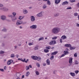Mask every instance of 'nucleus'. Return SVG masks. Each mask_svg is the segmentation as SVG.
<instances>
[{"mask_svg":"<svg viewBox=\"0 0 79 79\" xmlns=\"http://www.w3.org/2000/svg\"><path fill=\"white\" fill-rule=\"evenodd\" d=\"M60 31V28L57 27L53 28L52 30V32L54 34H57Z\"/></svg>","mask_w":79,"mask_h":79,"instance_id":"obj_1","label":"nucleus"},{"mask_svg":"<svg viewBox=\"0 0 79 79\" xmlns=\"http://www.w3.org/2000/svg\"><path fill=\"white\" fill-rule=\"evenodd\" d=\"M20 76H21V73H16L14 77V79H20Z\"/></svg>","mask_w":79,"mask_h":79,"instance_id":"obj_2","label":"nucleus"},{"mask_svg":"<svg viewBox=\"0 0 79 79\" xmlns=\"http://www.w3.org/2000/svg\"><path fill=\"white\" fill-rule=\"evenodd\" d=\"M56 44V41L55 40H54L51 41V42L49 43V44L51 45H55V44Z\"/></svg>","mask_w":79,"mask_h":79,"instance_id":"obj_3","label":"nucleus"},{"mask_svg":"<svg viewBox=\"0 0 79 79\" xmlns=\"http://www.w3.org/2000/svg\"><path fill=\"white\" fill-rule=\"evenodd\" d=\"M10 17H11V20L13 22H16V20L17 19V18L16 17L13 16L12 15H10Z\"/></svg>","mask_w":79,"mask_h":79,"instance_id":"obj_4","label":"nucleus"},{"mask_svg":"<svg viewBox=\"0 0 79 79\" xmlns=\"http://www.w3.org/2000/svg\"><path fill=\"white\" fill-rule=\"evenodd\" d=\"M42 13H43V11H41L40 12L38 13L36 15L37 17H42L43 16H44L43 14H42Z\"/></svg>","mask_w":79,"mask_h":79,"instance_id":"obj_5","label":"nucleus"},{"mask_svg":"<svg viewBox=\"0 0 79 79\" xmlns=\"http://www.w3.org/2000/svg\"><path fill=\"white\" fill-rule=\"evenodd\" d=\"M0 10L2 11H8V9L5 7H1L0 8Z\"/></svg>","mask_w":79,"mask_h":79,"instance_id":"obj_6","label":"nucleus"},{"mask_svg":"<svg viewBox=\"0 0 79 79\" xmlns=\"http://www.w3.org/2000/svg\"><path fill=\"white\" fill-rule=\"evenodd\" d=\"M30 29H37V25H33L32 26L30 27Z\"/></svg>","mask_w":79,"mask_h":79,"instance_id":"obj_7","label":"nucleus"},{"mask_svg":"<svg viewBox=\"0 0 79 79\" xmlns=\"http://www.w3.org/2000/svg\"><path fill=\"white\" fill-rule=\"evenodd\" d=\"M22 23H23V21L18 20L17 21L16 24L18 26L21 24Z\"/></svg>","mask_w":79,"mask_h":79,"instance_id":"obj_8","label":"nucleus"},{"mask_svg":"<svg viewBox=\"0 0 79 79\" xmlns=\"http://www.w3.org/2000/svg\"><path fill=\"white\" fill-rule=\"evenodd\" d=\"M6 18V16L5 15H3L1 16V19L3 21L5 20Z\"/></svg>","mask_w":79,"mask_h":79,"instance_id":"obj_9","label":"nucleus"},{"mask_svg":"<svg viewBox=\"0 0 79 79\" xmlns=\"http://www.w3.org/2000/svg\"><path fill=\"white\" fill-rule=\"evenodd\" d=\"M37 56H32L31 58L34 60H37Z\"/></svg>","mask_w":79,"mask_h":79,"instance_id":"obj_10","label":"nucleus"},{"mask_svg":"<svg viewBox=\"0 0 79 79\" xmlns=\"http://www.w3.org/2000/svg\"><path fill=\"white\" fill-rule=\"evenodd\" d=\"M31 21L33 22L35 21V17L33 16L31 17Z\"/></svg>","mask_w":79,"mask_h":79,"instance_id":"obj_11","label":"nucleus"},{"mask_svg":"<svg viewBox=\"0 0 79 79\" xmlns=\"http://www.w3.org/2000/svg\"><path fill=\"white\" fill-rule=\"evenodd\" d=\"M46 62L47 65H50V60H49V59H48L46 60Z\"/></svg>","mask_w":79,"mask_h":79,"instance_id":"obj_12","label":"nucleus"},{"mask_svg":"<svg viewBox=\"0 0 79 79\" xmlns=\"http://www.w3.org/2000/svg\"><path fill=\"white\" fill-rule=\"evenodd\" d=\"M68 3H69L68 2V1H66L65 2H63L62 3V5H68Z\"/></svg>","mask_w":79,"mask_h":79,"instance_id":"obj_13","label":"nucleus"},{"mask_svg":"<svg viewBox=\"0 0 79 79\" xmlns=\"http://www.w3.org/2000/svg\"><path fill=\"white\" fill-rule=\"evenodd\" d=\"M57 53H58V52L57 51L53 52L51 53V55H56Z\"/></svg>","mask_w":79,"mask_h":79,"instance_id":"obj_14","label":"nucleus"},{"mask_svg":"<svg viewBox=\"0 0 79 79\" xmlns=\"http://www.w3.org/2000/svg\"><path fill=\"white\" fill-rule=\"evenodd\" d=\"M65 47H71V45L70 44H65Z\"/></svg>","mask_w":79,"mask_h":79,"instance_id":"obj_15","label":"nucleus"},{"mask_svg":"<svg viewBox=\"0 0 79 79\" xmlns=\"http://www.w3.org/2000/svg\"><path fill=\"white\" fill-rule=\"evenodd\" d=\"M70 74L72 76V77H74L75 76H76V74L74 73H73L72 72H71L70 73Z\"/></svg>","mask_w":79,"mask_h":79,"instance_id":"obj_16","label":"nucleus"},{"mask_svg":"<svg viewBox=\"0 0 79 79\" xmlns=\"http://www.w3.org/2000/svg\"><path fill=\"white\" fill-rule=\"evenodd\" d=\"M61 38L63 39V40H64L67 39V37H66V36L64 35L61 37Z\"/></svg>","mask_w":79,"mask_h":79,"instance_id":"obj_17","label":"nucleus"},{"mask_svg":"<svg viewBox=\"0 0 79 79\" xmlns=\"http://www.w3.org/2000/svg\"><path fill=\"white\" fill-rule=\"evenodd\" d=\"M69 63H73V58L71 57L69 58Z\"/></svg>","mask_w":79,"mask_h":79,"instance_id":"obj_18","label":"nucleus"},{"mask_svg":"<svg viewBox=\"0 0 79 79\" xmlns=\"http://www.w3.org/2000/svg\"><path fill=\"white\" fill-rule=\"evenodd\" d=\"M60 15V14L59 13H56L54 14V16L55 17H57L58 16H59Z\"/></svg>","mask_w":79,"mask_h":79,"instance_id":"obj_19","label":"nucleus"},{"mask_svg":"<svg viewBox=\"0 0 79 79\" xmlns=\"http://www.w3.org/2000/svg\"><path fill=\"white\" fill-rule=\"evenodd\" d=\"M23 13L24 14H27L28 13V11L26 10H23Z\"/></svg>","mask_w":79,"mask_h":79,"instance_id":"obj_20","label":"nucleus"},{"mask_svg":"<svg viewBox=\"0 0 79 79\" xmlns=\"http://www.w3.org/2000/svg\"><path fill=\"white\" fill-rule=\"evenodd\" d=\"M60 1H61V0H56L55 3L56 4H58L60 2Z\"/></svg>","mask_w":79,"mask_h":79,"instance_id":"obj_21","label":"nucleus"},{"mask_svg":"<svg viewBox=\"0 0 79 79\" xmlns=\"http://www.w3.org/2000/svg\"><path fill=\"white\" fill-rule=\"evenodd\" d=\"M64 53L65 54V55H67V54H69V52L67 51H64Z\"/></svg>","mask_w":79,"mask_h":79,"instance_id":"obj_22","label":"nucleus"},{"mask_svg":"<svg viewBox=\"0 0 79 79\" xmlns=\"http://www.w3.org/2000/svg\"><path fill=\"white\" fill-rule=\"evenodd\" d=\"M29 74H30V73H29V72H27L26 74V77H28Z\"/></svg>","mask_w":79,"mask_h":79,"instance_id":"obj_23","label":"nucleus"},{"mask_svg":"<svg viewBox=\"0 0 79 79\" xmlns=\"http://www.w3.org/2000/svg\"><path fill=\"white\" fill-rule=\"evenodd\" d=\"M75 48H76V47H73L71 46L70 48V50H74V49H75Z\"/></svg>","mask_w":79,"mask_h":79,"instance_id":"obj_24","label":"nucleus"},{"mask_svg":"<svg viewBox=\"0 0 79 79\" xmlns=\"http://www.w3.org/2000/svg\"><path fill=\"white\" fill-rule=\"evenodd\" d=\"M47 3L48 5H51V3H50V1H49V0H48L47 1Z\"/></svg>","mask_w":79,"mask_h":79,"instance_id":"obj_25","label":"nucleus"},{"mask_svg":"<svg viewBox=\"0 0 79 79\" xmlns=\"http://www.w3.org/2000/svg\"><path fill=\"white\" fill-rule=\"evenodd\" d=\"M44 52H45V53H48V52H49V50L47 49H44Z\"/></svg>","mask_w":79,"mask_h":79,"instance_id":"obj_26","label":"nucleus"},{"mask_svg":"<svg viewBox=\"0 0 79 79\" xmlns=\"http://www.w3.org/2000/svg\"><path fill=\"white\" fill-rule=\"evenodd\" d=\"M35 73L36 75H37V76L39 75V72L37 71H35Z\"/></svg>","mask_w":79,"mask_h":79,"instance_id":"obj_27","label":"nucleus"},{"mask_svg":"<svg viewBox=\"0 0 79 79\" xmlns=\"http://www.w3.org/2000/svg\"><path fill=\"white\" fill-rule=\"evenodd\" d=\"M23 18H24V17H22V16H19L18 18V19L20 20H21V19H23Z\"/></svg>","mask_w":79,"mask_h":79,"instance_id":"obj_28","label":"nucleus"},{"mask_svg":"<svg viewBox=\"0 0 79 79\" xmlns=\"http://www.w3.org/2000/svg\"><path fill=\"white\" fill-rule=\"evenodd\" d=\"M44 37L40 38V39H39V41H40V40H44Z\"/></svg>","mask_w":79,"mask_h":79,"instance_id":"obj_29","label":"nucleus"},{"mask_svg":"<svg viewBox=\"0 0 79 79\" xmlns=\"http://www.w3.org/2000/svg\"><path fill=\"white\" fill-rule=\"evenodd\" d=\"M15 56V55L14 54H11L10 56V57L11 58H14Z\"/></svg>","mask_w":79,"mask_h":79,"instance_id":"obj_30","label":"nucleus"},{"mask_svg":"<svg viewBox=\"0 0 79 79\" xmlns=\"http://www.w3.org/2000/svg\"><path fill=\"white\" fill-rule=\"evenodd\" d=\"M34 50H39V48H38V47L36 46L35 48H34Z\"/></svg>","mask_w":79,"mask_h":79,"instance_id":"obj_31","label":"nucleus"},{"mask_svg":"<svg viewBox=\"0 0 79 79\" xmlns=\"http://www.w3.org/2000/svg\"><path fill=\"white\" fill-rule=\"evenodd\" d=\"M47 6L46 5L44 4L43 6V9H45V8H47Z\"/></svg>","mask_w":79,"mask_h":79,"instance_id":"obj_32","label":"nucleus"},{"mask_svg":"<svg viewBox=\"0 0 79 79\" xmlns=\"http://www.w3.org/2000/svg\"><path fill=\"white\" fill-rule=\"evenodd\" d=\"M37 60H38V61H40V60H41V58L40 57H37Z\"/></svg>","mask_w":79,"mask_h":79,"instance_id":"obj_33","label":"nucleus"},{"mask_svg":"<svg viewBox=\"0 0 79 79\" xmlns=\"http://www.w3.org/2000/svg\"><path fill=\"white\" fill-rule=\"evenodd\" d=\"M53 58H54V56L52 55V56L50 57V59L51 60H53Z\"/></svg>","mask_w":79,"mask_h":79,"instance_id":"obj_34","label":"nucleus"},{"mask_svg":"<svg viewBox=\"0 0 79 79\" xmlns=\"http://www.w3.org/2000/svg\"><path fill=\"white\" fill-rule=\"evenodd\" d=\"M12 15H13V16H14V17H15L16 15V12H13L12 13Z\"/></svg>","mask_w":79,"mask_h":79,"instance_id":"obj_35","label":"nucleus"},{"mask_svg":"<svg viewBox=\"0 0 79 79\" xmlns=\"http://www.w3.org/2000/svg\"><path fill=\"white\" fill-rule=\"evenodd\" d=\"M57 38V37L55 36V37H54L52 38V40H56V39Z\"/></svg>","mask_w":79,"mask_h":79,"instance_id":"obj_36","label":"nucleus"},{"mask_svg":"<svg viewBox=\"0 0 79 79\" xmlns=\"http://www.w3.org/2000/svg\"><path fill=\"white\" fill-rule=\"evenodd\" d=\"M7 64L8 65H10V60H9L7 62Z\"/></svg>","mask_w":79,"mask_h":79,"instance_id":"obj_37","label":"nucleus"},{"mask_svg":"<svg viewBox=\"0 0 79 79\" xmlns=\"http://www.w3.org/2000/svg\"><path fill=\"white\" fill-rule=\"evenodd\" d=\"M20 60H21V61H22V62H24V61H26V59H25V58L23 60V59H21Z\"/></svg>","mask_w":79,"mask_h":79,"instance_id":"obj_38","label":"nucleus"},{"mask_svg":"<svg viewBox=\"0 0 79 79\" xmlns=\"http://www.w3.org/2000/svg\"><path fill=\"white\" fill-rule=\"evenodd\" d=\"M51 48V47H50V46L46 47V49H47L48 50H49V49H50Z\"/></svg>","mask_w":79,"mask_h":79,"instance_id":"obj_39","label":"nucleus"},{"mask_svg":"<svg viewBox=\"0 0 79 79\" xmlns=\"http://www.w3.org/2000/svg\"><path fill=\"white\" fill-rule=\"evenodd\" d=\"M36 64L37 66H38V67L39 68V67H40V64H39V63H38V62L36 63Z\"/></svg>","mask_w":79,"mask_h":79,"instance_id":"obj_40","label":"nucleus"},{"mask_svg":"<svg viewBox=\"0 0 79 79\" xmlns=\"http://www.w3.org/2000/svg\"><path fill=\"white\" fill-rule=\"evenodd\" d=\"M70 1L71 3H73V2H76V0H70Z\"/></svg>","mask_w":79,"mask_h":79,"instance_id":"obj_41","label":"nucleus"},{"mask_svg":"<svg viewBox=\"0 0 79 79\" xmlns=\"http://www.w3.org/2000/svg\"><path fill=\"white\" fill-rule=\"evenodd\" d=\"M28 69H29V67L27 66L26 67V70H27Z\"/></svg>","mask_w":79,"mask_h":79,"instance_id":"obj_42","label":"nucleus"},{"mask_svg":"<svg viewBox=\"0 0 79 79\" xmlns=\"http://www.w3.org/2000/svg\"><path fill=\"white\" fill-rule=\"evenodd\" d=\"M74 56L75 57H77V53H76L74 54Z\"/></svg>","mask_w":79,"mask_h":79,"instance_id":"obj_43","label":"nucleus"},{"mask_svg":"<svg viewBox=\"0 0 79 79\" xmlns=\"http://www.w3.org/2000/svg\"><path fill=\"white\" fill-rule=\"evenodd\" d=\"M74 15L75 16H78V14L77 13H75L74 14Z\"/></svg>","mask_w":79,"mask_h":79,"instance_id":"obj_44","label":"nucleus"},{"mask_svg":"<svg viewBox=\"0 0 79 79\" xmlns=\"http://www.w3.org/2000/svg\"><path fill=\"white\" fill-rule=\"evenodd\" d=\"M79 64V62H78L76 60L75 61V64Z\"/></svg>","mask_w":79,"mask_h":79,"instance_id":"obj_45","label":"nucleus"},{"mask_svg":"<svg viewBox=\"0 0 79 79\" xmlns=\"http://www.w3.org/2000/svg\"><path fill=\"white\" fill-rule=\"evenodd\" d=\"M75 73H76V74H78V73H79V71L76 70V71H75Z\"/></svg>","mask_w":79,"mask_h":79,"instance_id":"obj_46","label":"nucleus"},{"mask_svg":"<svg viewBox=\"0 0 79 79\" xmlns=\"http://www.w3.org/2000/svg\"><path fill=\"white\" fill-rule=\"evenodd\" d=\"M71 9L72 8L71 7H67L66 9L67 10H71Z\"/></svg>","mask_w":79,"mask_h":79,"instance_id":"obj_47","label":"nucleus"},{"mask_svg":"<svg viewBox=\"0 0 79 79\" xmlns=\"http://www.w3.org/2000/svg\"><path fill=\"white\" fill-rule=\"evenodd\" d=\"M56 70H55L53 72V74H56Z\"/></svg>","mask_w":79,"mask_h":79,"instance_id":"obj_48","label":"nucleus"},{"mask_svg":"<svg viewBox=\"0 0 79 79\" xmlns=\"http://www.w3.org/2000/svg\"><path fill=\"white\" fill-rule=\"evenodd\" d=\"M4 52L3 51H0V54H2L3 53H4Z\"/></svg>","mask_w":79,"mask_h":79,"instance_id":"obj_49","label":"nucleus"},{"mask_svg":"<svg viewBox=\"0 0 79 79\" xmlns=\"http://www.w3.org/2000/svg\"><path fill=\"white\" fill-rule=\"evenodd\" d=\"M2 31H4V32H5L6 31V28H4L2 30Z\"/></svg>","mask_w":79,"mask_h":79,"instance_id":"obj_50","label":"nucleus"},{"mask_svg":"<svg viewBox=\"0 0 79 79\" xmlns=\"http://www.w3.org/2000/svg\"><path fill=\"white\" fill-rule=\"evenodd\" d=\"M65 56V54H63L61 56H60V58H61V57H63V56Z\"/></svg>","mask_w":79,"mask_h":79,"instance_id":"obj_51","label":"nucleus"},{"mask_svg":"<svg viewBox=\"0 0 79 79\" xmlns=\"http://www.w3.org/2000/svg\"><path fill=\"white\" fill-rule=\"evenodd\" d=\"M28 45H30V46L32 45H33V44H32V43H29Z\"/></svg>","mask_w":79,"mask_h":79,"instance_id":"obj_52","label":"nucleus"},{"mask_svg":"<svg viewBox=\"0 0 79 79\" xmlns=\"http://www.w3.org/2000/svg\"><path fill=\"white\" fill-rule=\"evenodd\" d=\"M0 71H2V72L4 71V69H0Z\"/></svg>","mask_w":79,"mask_h":79,"instance_id":"obj_53","label":"nucleus"},{"mask_svg":"<svg viewBox=\"0 0 79 79\" xmlns=\"http://www.w3.org/2000/svg\"><path fill=\"white\" fill-rule=\"evenodd\" d=\"M28 61H29V59H27L26 61L25 60L24 62H25V63H27V62H28Z\"/></svg>","mask_w":79,"mask_h":79,"instance_id":"obj_54","label":"nucleus"},{"mask_svg":"<svg viewBox=\"0 0 79 79\" xmlns=\"http://www.w3.org/2000/svg\"><path fill=\"white\" fill-rule=\"evenodd\" d=\"M22 23V24H26V23H27V22H23Z\"/></svg>","mask_w":79,"mask_h":79,"instance_id":"obj_55","label":"nucleus"},{"mask_svg":"<svg viewBox=\"0 0 79 79\" xmlns=\"http://www.w3.org/2000/svg\"><path fill=\"white\" fill-rule=\"evenodd\" d=\"M63 40H62V39H60V43H62L63 42Z\"/></svg>","mask_w":79,"mask_h":79,"instance_id":"obj_56","label":"nucleus"},{"mask_svg":"<svg viewBox=\"0 0 79 79\" xmlns=\"http://www.w3.org/2000/svg\"><path fill=\"white\" fill-rule=\"evenodd\" d=\"M77 7L79 8V2L77 4Z\"/></svg>","mask_w":79,"mask_h":79,"instance_id":"obj_57","label":"nucleus"},{"mask_svg":"<svg viewBox=\"0 0 79 79\" xmlns=\"http://www.w3.org/2000/svg\"><path fill=\"white\" fill-rule=\"evenodd\" d=\"M76 26H77V27H79V24L78 23H77Z\"/></svg>","mask_w":79,"mask_h":79,"instance_id":"obj_58","label":"nucleus"},{"mask_svg":"<svg viewBox=\"0 0 79 79\" xmlns=\"http://www.w3.org/2000/svg\"><path fill=\"white\" fill-rule=\"evenodd\" d=\"M13 60H10V63H13ZM10 64H11V63H10Z\"/></svg>","mask_w":79,"mask_h":79,"instance_id":"obj_59","label":"nucleus"},{"mask_svg":"<svg viewBox=\"0 0 79 79\" xmlns=\"http://www.w3.org/2000/svg\"><path fill=\"white\" fill-rule=\"evenodd\" d=\"M43 65L44 66H46V63H43Z\"/></svg>","mask_w":79,"mask_h":79,"instance_id":"obj_60","label":"nucleus"},{"mask_svg":"<svg viewBox=\"0 0 79 79\" xmlns=\"http://www.w3.org/2000/svg\"><path fill=\"white\" fill-rule=\"evenodd\" d=\"M4 69H5V70H6V66H5L4 67Z\"/></svg>","mask_w":79,"mask_h":79,"instance_id":"obj_61","label":"nucleus"},{"mask_svg":"<svg viewBox=\"0 0 79 79\" xmlns=\"http://www.w3.org/2000/svg\"><path fill=\"white\" fill-rule=\"evenodd\" d=\"M23 78H24V75H23L22 76V79H23Z\"/></svg>","mask_w":79,"mask_h":79,"instance_id":"obj_62","label":"nucleus"},{"mask_svg":"<svg viewBox=\"0 0 79 79\" xmlns=\"http://www.w3.org/2000/svg\"><path fill=\"white\" fill-rule=\"evenodd\" d=\"M28 66H29V67H30V68H32V66H31V65H29Z\"/></svg>","mask_w":79,"mask_h":79,"instance_id":"obj_63","label":"nucleus"},{"mask_svg":"<svg viewBox=\"0 0 79 79\" xmlns=\"http://www.w3.org/2000/svg\"><path fill=\"white\" fill-rule=\"evenodd\" d=\"M3 6V5H2V4H0V6Z\"/></svg>","mask_w":79,"mask_h":79,"instance_id":"obj_64","label":"nucleus"}]
</instances>
